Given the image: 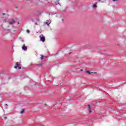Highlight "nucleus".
<instances>
[{
  "instance_id": "f257e3e1",
  "label": "nucleus",
  "mask_w": 126,
  "mask_h": 126,
  "mask_svg": "<svg viewBox=\"0 0 126 126\" xmlns=\"http://www.w3.org/2000/svg\"><path fill=\"white\" fill-rule=\"evenodd\" d=\"M39 38L42 42H45L46 41V38H45V36L43 34H41L39 36Z\"/></svg>"
},
{
  "instance_id": "f03ea898",
  "label": "nucleus",
  "mask_w": 126,
  "mask_h": 126,
  "mask_svg": "<svg viewBox=\"0 0 126 126\" xmlns=\"http://www.w3.org/2000/svg\"><path fill=\"white\" fill-rule=\"evenodd\" d=\"M20 65V63H16V65L14 66V68H18L19 69H21V67L19 66Z\"/></svg>"
},
{
  "instance_id": "7ed1b4c3",
  "label": "nucleus",
  "mask_w": 126,
  "mask_h": 126,
  "mask_svg": "<svg viewBox=\"0 0 126 126\" xmlns=\"http://www.w3.org/2000/svg\"><path fill=\"white\" fill-rule=\"evenodd\" d=\"M15 23V21L13 20H12L11 21L9 22V24L10 25H13V24H14Z\"/></svg>"
},
{
  "instance_id": "20e7f679",
  "label": "nucleus",
  "mask_w": 126,
  "mask_h": 126,
  "mask_svg": "<svg viewBox=\"0 0 126 126\" xmlns=\"http://www.w3.org/2000/svg\"><path fill=\"white\" fill-rule=\"evenodd\" d=\"M22 49L24 51H25V50H27V47L25 46V44H24Z\"/></svg>"
},
{
  "instance_id": "39448f33",
  "label": "nucleus",
  "mask_w": 126,
  "mask_h": 126,
  "mask_svg": "<svg viewBox=\"0 0 126 126\" xmlns=\"http://www.w3.org/2000/svg\"><path fill=\"white\" fill-rule=\"evenodd\" d=\"M44 58H45L46 59L47 58V57L44 56L43 55H41L40 59L41 61H43V60H44Z\"/></svg>"
},
{
  "instance_id": "423d86ee",
  "label": "nucleus",
  "mask_w": 126,
  "mask_h": 126,
  "mask_svg": "<svg viewBox=\"0 0 126 126\" xmlns=\"http://www.w3.org/2000/svg\"><path fill=\"white\" fill-rule=\"evenodd\" d=\"M88 109L89 113H91L92 112H91V106H90V105H88Z\"/></svg>"
},
{
  "instance_id": "0eeeda50",
  "label": "nucleus",
  "mask_w": 126,
  "mask_h": 126,
  "mask_svg": "<svg viewBox=\"0 0 126 126\" xmlns=\"http://www.w3.org/2000/svg\"><path fill=\"white\" fill-rule=\"evenodd\" d=\"M86 73H89V74H92V73H94V72H90V71H86Z\"/></svg>"
},
{
  "instance_id": "6e6552de",
  "label": "nucleus",
  "mask_w": 126,
  "mask_h": 126,
  "mask_svg": "<svg viewBox=\"0 0 126 126\" xmlns=\"http://www.w3.org/2000/svg\"><path fill=\"white\" fill-rule=\"evenodd\" d=\"M24 112H25V109H22L21 111L20 114H23V113H24Z\"/></svg>"
},
{
  "instance_id": "1a4fd4ad",
  "label": "nucleus",
  "mask_w": 126,
  "mask_h": 126,
  "mask_svg": "<svg viewBox=\"0 0 126 126\" xmlns=\"http://www.w3.org/2000/svg\"><path fill=\"white\" fill-rule=\"evenodd\" d=\"M27 33H30V31H29V30H27Z\"/></svg>"
},
{
  "instance_id": "9d476101",
  "label": "nucleus",
  "mask_w": 126,
  "mask_h": 126,
  "mask_svg": "<svg viewBox=\"0 0 126 126\" xmlns=\"http://www.w3.org/2000/svg\"><path fill=\"white\" fill-rule=\"evenodd\" d=\"M45 24H47V25H50V23H49L48 22H46Z\"/></svg>"
},
{
  "instance_id": "9b49d317",
  "label": "nucleus",
  "mask_w": 126,
  "mask_h": 126,
  "mask_svg": "<svg viewBox=\"0 0 126 126\" xmlns=\"http://www.w3.org/2000/svg\"><path fill=\"white\" fill-rule=\"evenodd\" d=\"M93 7H97V5L94 4V5H93Z\"/></svg>"
},
{
  "instance_id": "f8f14e48",
  "label": "nucleus",
  "mask_w": 126,
  "mask_h": 126,
  "mask_svg": "<svg viewBox=\"0 0 126 126\" xmlns=\"http://www.w3.org/2000/svg\"><path fill=\"white\" fill-rule=\"evenodd\" d=\"M43 64V63L37 64V65H42Z\"/></svg>"
},
{
  "instance_id": "ddd939ff",
  "label": "nucleus",
  "mask_w": 126,
  "mask_h": 126,
  "mask_svg": "<svg viewBox=\"0 0 126 126\" xmlns=\"http://www.w3.org/2000/svg\"><path fill=\"white\" fill-rule=\"evenodd\" d=\"M118 0H113V1H117Z\"/></svg>"
},
{
  "instance_id": "4468645a",
  "label": "nucleus",
  "mask_w": 126,
  "mask_h": 126,
  "mask_svg": "<svg viewBox=\"0 0 126 126\" xmlns=\"http://www.w3.org/2000/svg\"><path fill=\"white\" fill-rule=\"evenodd\" d=\"M80 70L81 71H83V69H81Z\"/></svg>"
},
{
  "instance_id": "2eb2a0df",
  "label": "nucleus",
  "mask_w": 126,
  "mask_h": 126,
  "mask_svg": "<svg viewBox=\"0 0 126 126\" xmlns=\"http://www.w3.org/2000/svg\"><path fill=\"white\" fill-rule=\"evenodd\" d=\"M5 106H7V104H5Z\"/></svg>"
},
{
  "instance_id": "dca6fc26",
  "label": "nucleus",
  "mask_w": 126,
  "mask_h": 126,
  "mask_svg": "<svg viewBox=\"0 0 126 126\" xmlns=\"http://www.w3.org/2000/svg\"><path fill=\"white\" fill-rule=\"evenodd\" d=\"M2 14H3V15H5L4 13H3Z\"/></svg>"
},
{
  "instance_id": "f3484780",
  "label": "nucleus",
  "mask_w": 126,
  "mask_h": 126,
  "mask_svg": "<svg viewBox=\"0 0 126 126\" xmlns=\"http://www.w3.org/2000/svg\"><path fill=\"white\" fill-rule=\"evenodd\" d=\"M4 22H5V20H4Z\"/></svg>"
},
{
  "instance_id": "a211bd4d",
  "label": "nucleus",
  "mask_w": 126,
  "mask_h": 126,
  "mask_svg": "<svg viewBox=\"0 0 126 126\" xmlns=\"http://www.w3.org/2000/svg\"><path fill=\"white\" fill-rule=\"evenodd\" d=\"M70 54H71V53H69V55H70Z\"/></svg>"
},
{
  "instance_id": "6ab92c4d",
  "label": "nucleus",
  "mask_w": 126,
  "mask_h": 126,
  "mask_svg": "<svg viewBox=\"0 0 126 126\" xmlns=\"http://www.w3.org/2000/svg\"><path fill=\"white\" fill-rule=\"evenodd\" d=\"M36 25H37V23H35Z\"/></svg>"
},
{
  "instance_id": "aec40b11",
  "label": "nucleus",
  "mask_w": 126,
  "mask_h": 126,
  "mask_svg": "<svg viewBox=\"0 0 126 126\" xmlns=\"http://www.w3.org/2000/svg\"><path fill=\"white\" fill-rule=\"evenodd\" d=\"M94 73H96V72H94Z\"/></svg>"
}]
</instances>
